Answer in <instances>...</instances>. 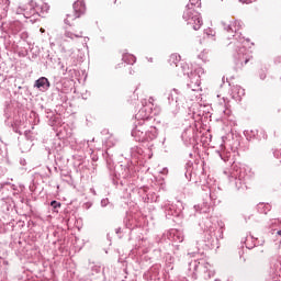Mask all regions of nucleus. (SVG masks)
I'll list each match as a JSON object with an SVG mask.
<instances>
[{
  "label": "nucleus",
  "mask_w": 281,
  "mask_h": 281,
  "mask_svg": "<svg viewBox=\"0 0 281 281\" xmlns=\"http://www.w3.org/2000/svg\"><path fill=\"white\" fill-rule=\"evenodd\" d=\"M183 18L188 21V25L195 32L199 31L200 27H203V18H201V13L189 9Z\"/></svg>",
  "instance_id": "obj_1"
},
{
  "label": "nucleus",
  "mask_w": 281,
  "mask_h": 281,
  "mask_svg": "<svg viewBox=\"0 0 281 281\" xmlns=\"http://www.w3.org/2000/svg\"><path fill=\"white\" fill-rule=\"evenodd\" d=\"M72 13H69L66 19V23H71V21H76V19H80L85 12H87V4L85 0H77L72 4Z\"/></svg>",
  "instance_id": "obj_2"
},
{
  "label": "nucleus",
  "mask_w": 281,
  "mask_h": 281,
  "mask_svg": "<svg viewBox=\"0 0 281 281\" xmlns=\"http://www.w3.org/2000/svg\"><path fill=\"white\" fill-rule=\"evenodd\" d=\"M243 30V24H240L239 21L235 20L229 23L227 31L231 32L232 34H238Z\"/></svg>",
  "instance_id": "obj_3"
},
{
  "label": "nucleus",
  "mask_w": 281,
  "mask_h": 281,
  "mask_svg": "<svg viewBox=\"0 0 281 281\" xmlns=\"http://www.w3.org/2000/svg\"><path fill=\"white\" fill-rule=\"evenodd\" d=\"M34 87L37 89H49V80L45 77H41L35 81Z\"/></svg>",
  "instance_id": "obj_4"
},
{
  "label": "nucleus",
  "mask_w": 281,
  "mask_h": 281,
  "mask_svg": "<svg viewBox=\"0 0 281 281\" xmlns=\"http://www.w3.org/2000/svg\"><path fill=\"white\" fill-rule=\"evenodd\" d=\"M123 60H124V63H127V65H134V63L137 60V58H135L134 55L125 54L123 56Z\"/></svg>",
  "instance_id": "obj_5"
},
{
  "label": "nucleus",
  "mask_w": 281,
  "mask_h": 281,
  "mask_svg": "<svg viewBox=\"0 0 281 281\" xmlns=\"http://www.w3.org/2000/svg\"><path fill=\"white\" fill-rule=\"evenodd\" d=\"M65 36H66V38H71V40H74V38H82V32H80L78 34L72 33V32H66Z\"/></svg>",
  "instance_id": "obj_6"
},
{
  "label": "nucleus",
  "mask_w": 281,
  "mask_h": 281,
  "mask_svg": "<svg viewBox=\"0 0 281 281\" xmlns=\"http://www.w3.org/2000/svg\"><path fill=\"white\" fill-rule=\"evenodd\" d=\"M179 60H181V56H179L177 54H171L169 57V63H172L173 65H177V63H179Z\"/></svg>",
  "instance_id": "obj_7"
},
{
  "label": "nucleus",
  "mask_w": 281,
  "mask_h": 281,
  "mask_svg": "<svg viewBox=\"0 0 281 281\" xmlns=\"http://www.w3.org/2000/svg\"><path fill=\"white\" fill-rule=\"evenodd\" d=\"M155 137H157V135H155V133L149 132L147 134V137L143 138L142 142H153V139H155Z\"/></svg>",
  "instance_id": "obj_8"
},
{
  "label": "nucleus",
  "mask_w": 281,
  "mask_h": 281,
  "mask_svg": "<svg viewBox=\"0 0 281 281\" xmlns=\"http://www.w3.org/2000/svg\"><path fill=\"white\" fill-rule=\"evenodd\" d=\"M50 205H52V207H53L54 210L60 207V203H59V202H56V201H52V202H50Z\"/></svg>",
  "instance_id": "obj_9"
},
{
  "label": "nucleus",
  "mask_w": 281,
  "mask_h": 281,
  "mask_svg": "<svg viewBox=\"0 0 281 281\" xmlns=\"http://www.w3.org/2000/svg\"><path fill=\"white\" fill-rule=\"evenodd\" d=\"M241 3H254L256 0H239Z\"/></svg>",
  "instance_id": "obj_10"
},
{
  "label": "nucleus",
  "mask_w": 281,
  "mask_h": 281,
  "mask_svg": "<svg viewBox=\"0 0 281 281\" xmlns=\"http://www.w3.org/2000/svg\"><path fill=\"white\" fill-rule=\"evenodd\" d=\"M9 0H0V5L1 3H8Z\"/></svg>",
  "instance_id": "obj_11"
},
{
  "label": "nucleus",
  "mask_w": 281,
  "mask_h": 281,
  "mask_svg": "<svg viewBox=\"0 0 281 281\" xmlns=\"http://www.w3.org/2000/svg\"><path fill=\"white\" fill-rule=\"evenodd\" d=\"M40 32H41L42 34H45V29L41 27V29H40Z\"/></svg>",
  "instance_id": "obj_12"
},
{
  "label": "nucleus",
  "mask_w": 281,
  "mask_h": 281,
  "mask_svg": "<svg viewBox=\"0 0 281 281\" xmlns=\"http://www.w3.org/2000/svg\"><path fill=\"white\" fill-rule=\"evenodd\" d=\"M191 3H199V0H190Z\"/></svg>",
  "instance_id": "obj_13"
},
{
  "label": "nucleus",
  "mask_w": 281,
  "mask_h": 281,
  "mask_svg": "<svg viewBox=\"0 0 281 281\" xmlns=\"http://www.w3.org/2000/svg\"><path fill=\"white\" fill-rule=\"evenodd\" d=\"M221 1H225L226 3H229V1H232V0H221Z\"/></svg>",
  "instance_id": "obj_14"
},
{
  "label": "nucleus",
  "mask_w": 281,
  "mask_h": 281,
  "mask_svg": "<svg viewBox=\"0 0 281 281\" xmlns=\"http://www.w3.org/2000/svg\"><path fill=\"white\" fill-rule=\"evenodd\" d=\"M277 234H278V236H281V231H278Z\"/></svg>",
  "instance_id": "obj_15"
},
{
  "label": "nucleus",
  "mask_w": 281,
  "mask_h": 281,
  "mask_svg": "<svg viewBox=\"0 0 281 281\" xmlns=\"http://www.w3.org/2000/svg\"><path fill=\"white\" fill-rule=\"evenodd\" d=\"M247 63H249V59H246V60H245V65H247Z\"/></svg>",
  "instance_id": "obj_16"
},
{
  "label": "nucleus",
  "mask_w": 281,
  "mask_h": 281,
  "mask_svg": "<svg viewBox=\"0 0 281 281\" xmlns=\"http://www.w3.org/2000/svg\"><path fill=\"white\" fill-rule=\"evenodd\" d=\"M114 3H117V0H114Z\"/></svg>",
  "instance_id": "obj_17"
}]
</instances>
